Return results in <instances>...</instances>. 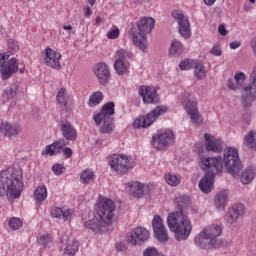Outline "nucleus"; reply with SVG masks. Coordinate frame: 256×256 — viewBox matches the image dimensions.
I'll use <instances>...</instances> for the list:
<instances>
[{"mask_svg":"<svg viewBox=\"0 0 256 256\" xmlns=\"http://www.w3.org/2000/svg\"><path fill=\"white\" fill-rule=\"evenodd\" d=\"M101 101H103V93L95 92L90 96L89 107H95L96 105H99Z\"/></svg>","mask_w":256,"mask_h":256,"instance_id":"nucleus-41","label":"nucleus"},{"mask_svg":"<svg viewBox=\"0 0 256 256\" xmlns=\"http://www.w3.org/2000/svg\"><path fill=\"white\" fill-rule=\"evenodd\" d=\"M165 180H166V183H168V185H170L171 187H177V185L181 183V180L179 179V177H177V175H174V174H167L165 176Z\"/></svg>","mask_w":256,"mask_h":256,"instance_id":"nucleus-43","label":"nucleus"},{"mask_svg":"<svg viewBox=\"0 0 256 256\" xmlns=\"http://www.w3.org/2000/svg\"><path fill=\"white\" fill-rule=\"evenodd\" d=\"M221 231L219 225H210L204 228L195 237V245L200 249H219V247H223V240L219 239Z\"/></svg>","mask_w":256,"mask_h":256,"instance_id":"nucleus-5","label":"nucleus"},{"mask_svg":"<svg viewBox=\"0 0 256 256\" xmlns=\"http://www.w3.org/2000/svg\"><path fill=\"white\" fill-rule=\"evenodd\" d=\"M119 28H114L107 33L108 39H117L119 37Z\"/></svg>","mask_w":256,"mask_h":256,"instance_id":"nucleus-52","label":"nucleus"},{"mask_svg":"<svg viewBox=\"0 0 256 256\" xmlns=\"http://www.w3.org/2000/svg\"><path fill=\"white\" fill-rule=\"evenodd\" d=\"M79 251V242L77 240H74L71 244H68L64 248V255L68 256H75V253Z\"/></svg>","mask_w":256,"mask_h":256,"instance_id":"nucleus-39","label":"nucleus"},{"mask_svg":"<svg viewBox=\"0 0 256 256\" xmlns=\"http://www.w3.org/2000/svg\"><path fill=\"white\" fill-rule=\"evenodd\" d=\"M101 21H102L101 17L98 16L95 18L96 25H100Z\"/></svg>","mask_w":256,"mask_h":256,"instance_id":"nucleus-60","label":"nucleus"},{"mask_svg":"<svg viewBox=\"0 0 256 256\" xmlns=\"http://www.w3.org/2000/svg\"><path fill=\"white\" fill-rule=\"evenodd\" d=\"M145 187V184H142L141 182L132 181L127 184V191L131 197L141 199V197L145 195Z\"/></svg>","mask_w":256,"mask_h":256,"instance_id":"nucleus-23","label":"nucleus"},{"mask_svg":"<svg viewBox=\"0 0 256 256\" xmlns=\"http://www.w3.org/2000/svg\"><path fill=\"white\" fill-rule=\"evenodd\" d=\"M224 167L229 175H231L232 177H239V173H241V169H243V164H241V159H238L234 163L232 160L230 162V165H224Z\"/></svg>","mask_w":256,"mask_h":256,"instance_id":"nucleus-27","label":"nucleus"},{"mask_svg":"<svg viewBox=\"0 0 256 256\" xmlns=\"http://www.w3.org/2000/svg\"><path fill=\"white\" fill-rule=\"evenodd\" d=\"M91 13H92L91 8H90V7H87V8L85 9L84 17H91Z\"/></svg>","mask_w":256,"mask_h":256,"instance_id":"nucleus-58","label":"nucleus"},{"mask_svg":"<svg viewBox=\"0 0 256 256\" xmlns=\"http://www.w3.org/2000/svg\"><path fill=\"white\" fill-rule=\"evenodd\" d=\"M192 69H194V75L197 79H205L207 71L205 70V64H203L202 61L196 60Z\"/></svg>","mask_w":256,"mask_h":256,"instance_id":"nucleus-30","label":"nucleus"},{"mask_svg":"<svg viewBox=\"0 0 256 256\" xmlns=\"http://www.w3.org/2000/svg\"><path fill=\"white\" fill-rule=\"evenodd\" d=\"M255 1H256V0H249V2L252 3V4L255 3Z\"/></svg>","mask_w":256,"mask_h":256,"instance_id":"nucleus-63","label":"nucleus"},{"mask_svg":"<svg viewBox=\"0 0 256 256\" xmlns=\"http://www.w3.org/2000/svg\"><path fill=\"white\" fill-rule=\"evenodd\" d=\"M23 191L21 170L13 167L0 171V197L19 199Z\"/></svg>","mask_w":256,"mask_h":256,"instance_id":"nucleus-2","label":"nucleus"},{"mask_svg":"<svg viewBox=\"0 0 256 256\" xmlns=\"http://www.w3.org/2000/svg\"><path fill=\"white\" fill-rule=\"evenodd\" d=\"M184 107L193 123L195 125H201L203 123V119L201 118V114L199 113V110L197 109V102L194 100H187L186 103H184Z\"/></svg>","mask_w":256,"mask_h":256,"instance_id":"nucleus-18","label":"nucleus"},{"mask_svg":"<svg viewBox=\"0 0 256 256\" xmlns=\"http://www.w3.org/2000/svg\"><path fill=\"white\" fill-rule=\"evenodd\" d=\"M200 167L206 171V174L199 182V189L203 193H210L213 189L215 175L223 173V158L221 156L204 158L200 161Z\"/></svg>","mask_w":256,"mask_h":256,"instance_id":"nucleus-3","label":"nucleus"},{"mask_svg":"<svg viewBox=\"0 0 256 256\" xmlns=\"http://www.w3.org/2000/svg\"><path fill=\"white\" fill-rule=\"evenodd\" d=\"M241 47V41H233L230 43V49H239Z\"/></svg>","mask_w":256,"mask_h":256,"instance_id":"nucleus-56","label":"nucleus"},{"mask_svg":"<svg viewBox=\"0 0 256 256\" xmlns=\"http://www.w3.org/2000/svg\"><path fill=\"white\" fill-rule=\"evenodd\" d=\"M103 225H105V222L99 217H94L91 220L84 222V227L93 231V233H101V231H103Z\"/></svg>","mask_w":256,"mask_h":256,"instance_id":"nucleus-25","label":"nucleus"},{"mask_svg":"<svg viewBox=\"0 0 256 256\" xmlns=\"http://www.w3.org/2000/svg\"><path fill=\"white\" fill-rule=\"evenodd\" d=\"M173 19H176L179 25V33L183 39H191V23L189 19L185 17V14L179 10H174L171 13Z\"/></svg>","mask_w":256,"mask_h":256,"instance_id":"nucleus-12","label":"nucleus"},{"mask_svg":"<svg viewBox=\"0 0 256 256\" xmlns=\"http://www.w3.org/2000/svg\"><path fill=\"white\" fill-rule=\"evenodd\" d=\"M218 33H220V35H222L223 37H225V35H227V28H225V25L221 24L218 28Z\"/></svg>","mask_w":256,"mask_h":256,"instance_id":"nucleus-55","label":"nucleus"},{"mask_svg":"<svg viewBox=\"0 0 256 256\" xmlns=\"http://www.w3.org/2000/svg\"><path fill=\"white\" fill-rule=\"evenodd\" d=\"M115 202L109 198L102 199L98 204L97 215L103 223L111 225L113 217H115Z\"/></svg>","mask_w":256,"mask_h":256,"instance_id":"nucleus-10","label":"nucleus"},{"mask_svg":"<svg viewBox=\"0 0 256 256\" xmlns=\"http://www.w3.org/2000/svg\"><path fill=\"white\" fill-rule=\"evenodd\" d=\"M34 198L39 203L47 199V188L45 186H38L34 192Z\"/></svg>","mask_w":256,"mask_h":256,"instance_id":"nucleus-35","label":"nucleus"},{"mask_svg":"<svg viewBox=\"0 0 256 256\" xmlns=\"http://www.w3.org/2000/svg\"><path fill=\"white\" fill-rule=\"evenodd\" d=\"M206 151H212V153H221L223 151V141L211 134H204Z\"/></svg>","mask_w":256,"mask_h":256,"instance_id":"nucleus-19","label":"nucleus"},{"mask_svg":"<svg viewBox=\"0 0 256 256\" xmlns=\"http://www.w3.org/2000/svg\"><path fill=\"white\" fill-rule=\"evenodd\" d=\"M155 29V19L142 18L137 25L132 26L129 33L132 35L133 43L140 51H147V36Z\"/></svg>","mask_w":256,"mask_h":256,"instance_id":"nucleus-4","label":"nucleus"},{"mask_svg":"<svg viewBox=\"0 0 256 256\" xmlns=\"http://www.w3.org/2000/svg\"><path fill=\"white\" fill-rule=\"evenodd\" d=\"M71 215H73V212L71 210H65L63 211V208L56 207L52 210V217H56V219H64V221H67V219H70Z\"/></svg>","mask_w":256,"mask_h":256,"instance_id":"nucleus-31","label":"nucleus"},{"mask_svg":"<svg viewBox=\"0 0 256 256\" xmlns=\"http://www.w3.org/2000/svg\"><path fill=\"white\" fill-rule=\"evenodd\" d=\"M253 179H255V170H253V168L246 169L240 177L241 183H243V185H249Z\"/></svg>","mask_w":256,"mask_h":256,"instance_id":"nucleus-32","label":"nucleus"},{"mask_svg":"<svg viewBox=\"0 0 256 256\" xmlns=\"http://www.w3.org/2000/svg\"><path fill=\"white\" fill-rule=\"evenodd\" d=\"M8 224L12 231H17L23 227V221H21L19 218H11Z\"/></svg>","mask_w":256,"mask_h":256,"instance_id":"nucleus-44","label":"nucleus"},{"mask_svg":"<svg viewBox=\"0 0 256 256\" xmlns=\"http://www.w3.org/2000/svg\"><path fill=\"white\" fill-rule=\"evenodd\" d=\"M63 29H64L65 31H73V26H71V25H64V26H63Z\"/></svg>","mask_w":256,"mask_h":256,"instance_id":"nucleus-59","label":"nucleus"},{"mask_svg":"<svg viewBox=\"0 0 256 256\" xmlns=\"http://www.w3.org/2000/svg\"><path fill=\"white\" fill-rule=\"evenodd\" d=\"M227 87L231 91H236V89H241V87L235 82L233 78H230L227 82Z\"/></svg>","mask_w":256,"mask_h":256,"instance_id":"nucleus-50","label":"nucleus"},{"mask_svg":"<svg viewBox=\"0 0 256 256\" xmlns=\"http://www.w3.org/2000/svg\"><path fill=\"white\" fill-rule=\"evenodd\" d=\"M116 61H123L124 63H127V59H131V53H129L127 50L120 49L116 52Z\"/></svg>","mask_w":256,"mask_h":256,"instance_id":"nucleus-42","label":"nucleus"},{"mask_svg":"<svg viewBox=\"0 0 256 256\" xmlns=\"http://www.w3.org/2000/svg\"><path fill=\"white\" fill-rule=\"evenodd\" d=\"M110 167L119 175H125L129 169L135 167V161L130 160L126 156L113 155L110 160Z\"/></svg>","mask_w":256,"mask_h":256,"instance_id":"nucleus-11","label":"nucleus"},{"mask_svg":"<svg viewBox=\"0 0 256 256\" xmlns=\"http://www.w3.org/2000/svg\"><path fill=\"white\" fill-rule=\"evenodd\" d=\"M61 53L53 50L50 47L45 49L44 63L47 67L51 69H61Z\"/></svg>","mask_w":256,"mask_h":256,"instance_id":"nucleus-16","label":"nucleus"},{"mask_svg":"<svg viewBox=\"0 0 256 256\" xmlns=\"http://www.w3.org/2000/svg\"><path fill=\"white\" fill-rule=\"evenodd\" d=\"M152 227L154 236L160 243H167L169 241V235L167 234V228H165V224H163V219L161 216L156 215L152 220Z\"/></svg>","mask_w":256,"mask_h":256,"instance_id":"nucleus-13","label":"nucleus"},{"mask_svg":"<svg viewBox=\"0 0 256 256\" xmlns=\"http://www.w3.org/2000/svg\"><path fill=\"white\" fill-rule=\"evenodd\" d=\"M149 240V230L145 227H137L127 237V243L135 247L138 243H145Z\"/></svg>","mask_w":256,"mask_h":256,"instance_id":"nucleus-15","label":"nucleus"},{"mask_svg":"<svg viewBox=\"0 0 256 256\" xmlns=\"http://www.w3.org/2000/svg\"><path fill=\"white\" fill-rule=\"evenodd\" d=\"M235 82L240 86V87H243V83H245V80L247 79V77L245 76V73L243 72H237L235 75H234V78Z\"/></svg>","mask_w":256,"mask_h":256,"instance_id":"nucleus-47","label":"nucleus"},{"mask_svg":"<svg viewBox=\"0 0 256 256\" xmlns=\"http://www.w3.org/2000/svg\"><path fill=\"white\" fill-rule=\"evenodd\" d=\"M96 1H97V0H88V3H89L90 5H95Z\"/></svg>","mask_w":256,"mask_h":256,"instance_id":"nucleus-61","label":"nucleus"},{"mask_svg":"<svg viewBox=\"0 0 256 256\" xmlns=\"http://www.w3.org/2000/svg\"><path fill=\"white\" fill-rule=\"evenodd\" d=\"M245 94L242 95V103L245 105L249 99L256 98V64L250 75V83L243 88Z\"/></svg>","mask_w":256,"mask_h":256,"instance_id":"nucleus-17","label":"nucleus"},{"mask_svg":"<svg viewBox=\"0 0 256 256\" xmlns=\"http://www.w3.org/2000/svg\"><path fill=\"white\" fill-rule=\"evenodd\" d=\"M60 130L67 141H75L77 139V130L68 120H62L60 122Z\"/></svg>","mask_w":256,"mask_h":256,"instance_id":"nucleus-22","label":"nucleus"},{"mask_svg":"<svg viewBox=\"0 0 256 256\" xmlns=\"http://www.w3.org/2000/svg\"><path fill=\"white\" fill-rule=\"evenodd\" d=\"M95 76L97 77L100 85H107L111 80V72L105 63H99L94 69Z\"/></svg>","mask_w":256,"mask_h":256,"instance_id":"nucleus-21","label":"nucleus"},{"mask_svg":"<svg viewBox=\"0 0 256 256\" xmlns=\"http://www.w3.org/2000/svg\"><path fill=\"white\" fill-rule=\"evenodd\" d=\"M248 256H256V252L255 251L249 252Z\"/></svg>","mask_w":256,"mask_h":256,"instance_id":"nucleus-62","label":"nucleus"},{"mask_svg":"<svg viewBox=\"0 0 256 256\" xmlns=\"http://www.w3.org/2000/svg\"><path fill=\"white\" fill-rule=\"evenodd\" d=\"M229 197V193H227V190H222L218 194H216L215 197V207L217 209H224V207L227 205V199Z\"/></svg>","mask_w":256,"mask_h":256,"instance_id":"nucleus-29","label":"nucleus"},{"mask_svg":"<svg viewBox=\"0 0 256 256\" xmlns=\"http://www.w3.org/2000/svg\"><path fill=\"white\" fill-rule=\"evenodd\" d=\"M196 60L186 59L184 61H181L179 64V68L181 71H188V69H193V66L195 65Z\"/></svg>","mask_w":256,"mask_h":256,"instance_id":"nucleus-45","label":"nucleus"},{"mask_svg":"<svg viewBox=\"0 0 256 256\" xmlns=\"http://www.w3.org/2000/svg\"><path fill=\"white\" fill-rule=\"evenodd\" d=\"M53 239H51V235H42L37 239V242L39 245H43V247H47L49 243H52Z\"/></svg>","mask_w":256,"mask_h":256,"instance_id":"nucleus-46","label":"nucleus"},{"mask_svg":"<svg viewBox=\"0 0 256 256\" xmlns=\"http://www.w3.org/2000/svg\"><path fill=\"white\" fill-rule=\"evenodd\" d=\"M63 154L65 159H69V157H72L73 155V150H71V148L67 147V148H62Z\"/></svg>","mask_w":256,"mask_h":256,"instance_id":"nucleus-53","label":"nucleus"},{"mask_svg":"<svg viewBox=\"0 0 256 256\" xmlns=\"http://www.w3.org/2000/svg\"><path fill=\"white\" fill-rule=\"evenodd\" d=\"M138 95L142 97L143 103L147 105L159 103V94H157V89L153 86H140Z\"/></svg>","mask_w":256,"mask_h":256,"instance_id":"nucleus-14","label":"nucleus"},{"mask_svg":"<svg viewBox=\"0 0 256 256\" xmlns=\"http://www.w3.org/2000/svg\"><path fill=\"white\" fill-rule=\"evenodd\" d=\"M95 177V174L93 173V171L86 169L84 170L81 175H80V181L81 183H83L84 185H87L88 183H91V181H93V178Z\"/></svg>","mask_w":256,"mask_h":256,"instance_id":"nucleus-40","label":"nucleus"},{"mask_svg":"<svg viewBox=\"0 0 256 256\" xmlns=\"http://www.w3.org/2000/svg\"><path fill=\"white\" fill-rule=\"evenodd\" d=\"M67 143L65 140H59L57 142H54L51 145L46 146L45 148V154L46 155H55V153H59L63 147H65Z\"/></svg>","mask_w":256,"mask_h":256,"instance_id":"nucleus-28","label":"nucleus"},{"mask_svg":"<svg viewBox=\"0 0 256 256\" xmlns=\"http://www.w3.org/2000/svg\"><path fill=\"white\" fill-rule=\"evenodd\" d=\"M168 111L169 108H167V106H157L148 114L135 119V129H146L147 127H151V125H153V123L157 121V117H160V115H165V113H167Z\"/></svg>","mask_w":256,"mask_h":256,"instance_id":"nucleus-9","label":"nucleus"},{"mask_svg":"<svg viewBox=\"0 0 256 256\" xmlns=\"http://www.w3.org/2000/svg\"><path fill=\"white\" fill-rule=\"evenodd\" d=\"M114 69L118 75H125L129 69L127 62L115 60Z\"/></svg>","mask_w":256,"mask_h":256,"instance_id":"nucleus-36","label":"nucleus"},{"mask_svg":"<svg viewBox=\"0 0 256 256\" xmlns=\"http://www.w3.org/2000/svg\"><path fill=\"white\" fill-rule=\"evenodd\" d=\"M243 215H245V205L238 203L228 209L225 219L230 225H233Z\"/></svg>","mask_w":256,"mask_h":256,"instance_id":"nucleus-20","label":"nucleus"},{"mask_svg":"<svg viewBox=\"0 0 256 256\" xmlns=\"http://www.w3.org/2000/svg\"><path fill=\"white\" fill-rule=\"evenodd\" d=\"M244 145L248 147V149H255L256 147V132L249 131L244 138Z\"/></svg>","mask_w":256,"mask_h":256,"instance_id":"nucleus-34","label":"nucleus"},{"mask_svg":"<svg viewBox=\"0 0 256 256\" xmlns=\"http://www.w3.org/2000/svg\"><path fill=\"white\" fill-rule=\"evenodd\" d=\"M177 202L175 211L167 217V224L170 231L174 233L176 241H186L193 231L191 220L187 214L189 205H191V198L188 195L179 196Z\"/></svg>","mask_w":256,"mask_h":256,"instance_id":"nucleus-1","label":"nucleus"},{"mask_svg":"<svg viewBox=\"0 0 256 256\" xmlns=\"http://www.w3.org/2000/svg\"><path fill=\"white\" fill-rule=\"evenodd\" d=\"M69 37H71V32H69V33H68V36H67V38H69Z\"/></svg>","mask_w":256,"mask_h":256,"instance_id":"nucleus-64","label":"nucleus"},{"mask_svg":"<svg viewBox=\"0 0 256 256\" xmlns=\"http://www.w3.org/2000/svg\"><path fill=\"white\" fill-rule=\"evenodd\" d=\"M173 143H175V134L169 129L158 130L152 137V147L158 151H167Z\"/></svg>","mask_w":256,"mask_h":256,"instance_id":"nucleus-8","label":"nucleus"},{"mask_svg":"<svg viewBox=\"0 0 256 256\" xmlns=\"http://www.w3.org/2000/svg\"><path fill=\"white\" fill-rule=\"evenodd\" d=\"M210 53H211V55H214L215 57H221V55H223V50H221V46L216 44L210 50Z\"/></svg>","mask_w":256,"mask_h":256,"instance_id":"nucleus-49","label":"nucleus"},{"mask_svg":"<svg viewBox=\"0 0 256 256\" xmlns=\"http://www.w3.org/2000/svg\"><path fill=\"white\" fill-rule=\"evenodd\" d=\"M52 171L56 174V175H61L62 173H65V168L63 165L61 164H55L52 166Z\"/></svg>","mask_w":256,"mask_h":256,"instance_id":"nucleus-51","label":"nucleus"},{"mask_svg":"<svg viewBox=\"0 0 256 256\" xmlns=\"http://www.w3.org/2000/svg\"><path fill=\"white\" fill-rule=\"evenodd\" d=\"M9 55L0 54V75L3 81H7L13 73H25V66L19 68V63L17 62V58H11L8 62Z\"/></svg>","mask_w":256,"mask_h":256,"instance_id":"nucleus-7","label":"nucleus"},{"mask_svg":"<svg viewBox=\"0 0 256 256\" xmlns=\"http://www.w3.org/2000/svg\"><path fill=\"white\" fill-rule=\"evenodd\" d=\"M217 0H204L205 5H208V7H211L212 5H215V2Z\"/></svg>","mask_w":256,"mask_h":256,"instance_id":"nucleus-57","label":"nucleus"},{"mask_svg":"<svg viewBox=\"0 0 256 256\" xmlns=\"http://www.w3.org/2000/svg\"><path fill=\"white\" fill-rule=\"evenodd\" d=\"M239 160V152L236 148L228 147L224 150L223 163L224 165H231V162L238 163Z\"/></svg>","mask_w":256,"mask_h":256,"instance_id":"nucleus-26","label":"nucleus"},{"mask_svg":"<svg viewBox=\"0 0 256 256\" xmlns=\"http://www.w3.org/2000/svg\"><path fill=\"white\" fill-rule=\"evenodd\" d=\"M113 115H115V103L107 102L103 105L101 111L94 115L95 124L100 127V133L107 134L113 133L115 124H113Z\"/></svg>","mask_w":256,"mask_h":256,"instance_id":"nucleus-6","label":"nucleus"},{"mask_svg":"<svg viewBox=\"0 0 256 256\" xmlns=\"http://www.w3.org/2000/svg\"><path fill=\"white\" fill-rule=\"evenodd\" d=\"M0 132L6 135V137H17L21 133V126L19 124L4 122L0 125Z\"/></svg>","mask_w":256,"mask_h":256,"instance_id":"nucleus-24","label":"nucleus"},{"mask_svg":"<svg viewBox=\"0 0 256 256\" xmlns=\"http://www.w3.org/2000/svg\"><path fill=\"white\" fill-rule=\"evenodd\" d=\"M67 90L65 88H61L56 96V100L58 105H61V107H64L65 109L67 108Z\"/></svg>","mask_w":256,"mask_h":256,"instance_id":"nucleus-37","label":"nucleus"},{"mask_svg":"<svg viewBox=\"0 0 256 256\" xmlns=\"http://www.w3.org/2000/svg\"><path fill=\"white\" fill-rule=\"evenodd\" d=\"M116 250L118 251H126L127 244L125 242H117L115 245Z\"/></svg>","mask_w":256,"mask_h":256,"instance_id":"nucleus-54","label":"nucleus"},{"mask_svg":"<svg viewBox=\"0 0 256 256\" xmlns=\"http://www.w3.org/2000/svg\"><path fill=\"white\" fill-rule=\"evenodd\" d=\"M8 49L10 50L11 55H15L19 51V44L13 39L8 40Z\"/></svg>","mask_w":256,"mask_h":256,"instance_id":"nucleus-48","label":"nucleus"},{"mask_svg":"<svg viewBox=\"0 0 256 256\" xmlns=\"http://www.w3.org/2000/svg\"><path fill=\"white\" fill-rule=\"evenodd\" d=\"M180 53H183V44L177 39L172 40L170 45V55H179Z\"/></svg>","mask_w":256,"mask_h":256,"instance_id":"nucleus-38","label":"nucleus"},{"mask_svg":"<svg viewBox=\"0 0 256 256\" xmlns=\"http://www.w3.org/2000/svg\"><path fill=\"white\" fill-rule=\"evenodd\" d=\"M17 95V86H11L9 88H6L2 93V101L3 103H8V101H11Z\"/></svg>","mask_w":256,"mask_h":256,"instance_id":"nucleus-33","label":"nucleus"}]
</instances>
